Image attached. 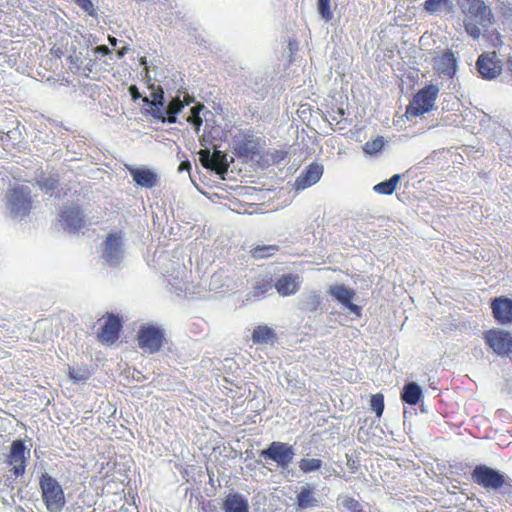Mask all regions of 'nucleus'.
I'll list each match as a JSON object with an SVG mask.
<instances>
[{"label": "nucleus", "mask_w": 512, "mask_h": 512, "mask_svg": "<svg viewBox=\"0 0 512 512\" xmlns=\"http://www.w3.org/2000/svg\"><path fill=\"white\" fill-rule=\"evenodd\" d=\"M31 190L28 186H18L6 194V207L14 219H22L31 210Z\"/></svg>", "instance_id": "obj_5"}, {"label": "nucleus", "mask_w": 512, "mask_h": 512, "mask_svg": "<svg viewBox=\"0 0 512 512\" xmlns=\"http://www.w3.org/2000/svg\"><path fill=\"white\" fill-rule=\"evenodd\" d=\"M129 90H130L131 94L133 95V93H135L136 87L135 86H131L129 88Z\"/></svg>", "instance_id": "obj_52"}, {"label": "nucleus", "mask_w": 512, "mask_h": 512, "mask_svg": "<svg viewBox=\"0 0 512 512\" xmlns=\"http://www.w3.org/2000/svg\"><path fill=\"white\" fill-rule=\"evenodd\" d=\"M260 457L276 463L277 467L284 470L293 462L295 448L286 442L273 441L259 453Z\"/></svg>", "instance_id": "obj_6"}, {"label": "nucleus", "mask_w": 512, "mask_h": 512, "mask_svg": "<svg viewBox=\"0 0 512 512\" xmlns=\"http://www.w3.org/2000/svg\"><path fill=\"white\" fill-rule=\"evenodd\" d=\"M178 158L180 159V164L177 169L178 172L187 171L190 179L192 180V174H191L192 165H191L188 157L186 156V154L183 153L182 155L178 154Z\"/></svg>", "instance_id": "obj_41"}, {"label": "nucleus", "mask_w": 512, "mask_h": 512, "mask_svg": "<svg viewBox=\"0 0 512 512\" xmlns=\"http://www.w3.org/2000/svg\"><path fill=\"white\" fill-rule=\"evenodd\" d=\"M485 343L500 356L512 353V336L509 332L492 329L484 333Z\"/></svg>", "instance_id": "obj_13"}, {"label": "nucleus", "mask_w": 512, "mask_h": 512, "mask_svg": "<svg viewBox=\"0 0 512 512\" xmlns=\"http://www.w3.org/2000/svg\"><path fill=\"white\" fill-rule=\"evenodd\" d=\"M438 93L439 88L432 84L420 89L408 105L407 114L417 117L431 111L435 105Z\"/></svg>", "instance_id": "obj_7"}, {"label": "nucleus", "mask_w": 512, "mask_h": 512, "mask_svg": "<svg viewBox=\"0 0 512 512\" xmlns=\"http://www.w3.org/2000/svg\"><path fill=\"white\" fill-rule=\"evenodd\" d=\"M42 501L49 512H61L66 505L65 494L59 482L49 475L42 473L39 480Z\"/></svg>", "instance_id": "obj_3"}, {"label": "nucleus", "mask_w": 512, "mask_h": 512, "mask_svg": "<svg viewBox=\"0 0 512 512\" xmlns=\"http://www.w3.org/2000/svg\"><path fill=\"white\" fill-rule=\"evenodd\" d=\"M271 160L274 164H279L287 157V152L282 150H275L270 153Z\"/></svg>", "instance_id": "obj_44"}, {"label": "nucleus", "mask_w": 512, "mask_h": 512, "mask_svg": "<svg viewBox=\"0 0 512 512\" xmlns=\"http://www.w3.org/2000/svg\"><path fill=\"white\" fill-rule=\"evenodd\" d=\"M127 169L138 186L150 189L158 184L159 176L152 169L134 166H127Z\"/></svg>", "instance_id": "obj_19"}, {"label": "nucleus", "mask_w": 512, "mask_h": 512, "mask_svg": "<svg viewBox=\"0 0 512 512\" xmlns=\"http://www.w3.org/2000/svg\"><path fill=\"white\" fill-rule=\"evenodd\" d=\"M338 113L340 114V116H343V115H344V111H343V109H339V110H338Z\"/></svg>", "instance_id": "obj_54"}, {"label": "nucleus", "mask_w": 512, "mask_h": 512, "mask_svg": "<svg viewBox=\"0 0 512 512\" xmlns=\"http://www.w3.org/2000/svg\"><path fill=\"white\" fill-rule=\"evenodd\" d=\"M449 4H451L450 0H426L424 2V8L429 13H435Z\"/></svg>", "instance_id": "obj_38"}, {"label": "nucleus", "mask_w": 512, "mask_h": 512, "mask_svg": "<svg viewBox=\"0 0 512 512\" xmlns=\"http://www.w3.org/2000/svg\"><path fill=\"white\" fill-rule=\"evenodd\" d=\"M186 289H187V287H186L185 283L176 287V290H179V291H186Z\"/></svg>", "instance_id": "obj_49"}, {"label": "nucleus", "mask_w": 512, "mask_h": 512, "mask_svg": "<svg viewBox=\"0 0 512 512\" xmlns=\"http://www.w3.org/2000/svg\"><path fill=\"white\" fill-rule=\"evenodd\" d=\"M122 328L121 320L116 316H109L101 328L100 338L103 342H114L119 337Z\"/></svg>", "instance_id": "obj_24"}, {"label": "nucleus", "mask_w": 512, "mask_h": 512, "mask_svg": "<svg viewBox=\"0 0 512 512\" xmlns=\"http://www.w3.org/2000/svg\"><path fill=\"white\" fill-rule=\"evenodd\" d=\"M348 466L354 471L355 469H357V466L355 465V462L353 461L352 463L348 460Z\"/></svg>", "instance_id": "obj_50"}, {"label": "nucleus", "mask_w": 512, "mask_h": 512, "mask_svg": "<svg viewBox=\"0 0 512 512\" xmlns=\"http://www.w3.org/2000/svg\"><path fill=\"white\" fill-rule=\"evenodd\" d=\"M29 457L30 450L27 449L23 440L18 439L12 442L7 463L12 466V471L16 477L25 473L26 461Z\"/></svg>", "instance_id": "obj_14"}, {"label": "nucleus", "mask_w": 512, "mask_h": 512, "mask_svg": "<svg viewBox=\"0 0 512 512\" xmlns=\"http://www.w3.org/2000/svg\"><path fill=\"white\" fill-rule=\"evenodd\" d=\"M81 9H83L90 16L97 14L94 4L91 0H73Z\"/></svg>", "instance_id": "obj_42"}, {"label": "nucleus", "mask_w": 512, "mask_h": 512, "mask_svg": "<svg viewBox=\"0 0 512 512\" xmlns=\"http://www.w3.org/2000/svg\"><path fill=\"white\" fill-rule=\"evenodd\" d=\"M150 114L162 122H175L178 113L182 110L183 105L179 102L177 104H165L163 92L160 94L155 93L153 101H148Z\"/></svg>", "instance_id": "obj_10"}, {"label": "nucleus", "mask_w": 512, "mask_h": 512, "mask_svg": "<svg viewBox=\"0 0 512 512\" xmlns=\"http://www.w3.org/2000/svg\"><path fill=\"white\" fill-rule=\"evenodd\" d=\"M422 396V388L416 382L412 381L404 385L400 397L403 403L408 405H416Z\"/></svg>", "instance_id": "obj_26"}, {"label": "nucleus", "mask_w": 512, "mask_h": 512, "mask_svg": "<svg viewBox=\"0 0 512 512\" xmlns=\"http://www.w3.org/2000/svg\"><path fill=\"white\" fill-rule=\"evenodd\" d=\"M434 69L441 77L451 79L458 69V59L451 49H446L434 57Z\"/></svg>", "instance_id": "obj_16"}, {"label": "nucleus", "mask_w": 512, "mask_h": 512, "mask_svg": "<svg viewBox=\"0 0 512 512\" xmlns=\"http://www.w3.org/2000/svg\"><path fill=\"white\" fill-rule=\"evenodd\" d=\"M318 502L315 488L310 483H306L300 487V491L296 495L294 505L296 511H303L307 508L318 506Z\"/></svg>", "instance_id": "obj_20"}, {"label": "nucleus", "mask_w": 512, "mask_h": 512, "mask_svg": "<svg viewBox=\"0 0 512 512\" xmlns=\"http://www.w3.org/2000/svg\"><path fill=\"white\" fill-rule=\"evenodd\" d=\"M325 470L327 473H329L328 475H325V478H328L330 476L331 472H335V469L331 466L328 468L326 467Z\"/></svg>", "instance_id": "obj_48"}, {"label": "nucleus", "mask_w": 512, "mask_h": 512, "mask_svg": "<svg viewBox=\"0 0 512 512\" xmlns=\"http://www.w3.org/2000/svg\"><path fill=\"white\" fill-rule=\"evenodd\" d=\"M339 505H341L344 509L348 510L349 512H361L362 511V505L359 503L358 500L354 499L351 496H339L338 497Z\"/></svg>", "instance_id": "obj_33"}, {"label": "nucleus", "mask_w": 512, "mask_h": 512, "mask_svg": "<svg viewBox=\"0 0 512 512\" xmlns=\"http://www.w3.org/2000/svg\"><path fill=\"white\" fill-rule=\"evenodd\" d=\"M187 121H188L189 123H192V113L187 117Z\"/></svg>", "instance_id": "obj_53"}, {"label": "nucleus", "mask_w": 512, "mask_h": 512, "mask_svg": "<svg viewBox=\"0 0 512 512\" xmlns=\"http://www.w3.org/2000/svg\"><path fill=\"white\" fill-rule=\"evenodd\" d=\"M504 477L499 470L484 464L477 465L471 474L474 483L491 490L500 489L504 485Z\"/></svg>", "instance_id": "obj_9"}, {"label": "nucleus", "mask_w": 512, "mask_h": 512, "mask_svg": "<svg viewBox=\"0 0 512 512\" xmlns=\"http://www.w3.org/2000/svg\"><path fill=\"white\" fill-rule=\"evenodd\" d=\"M500 489L501 493L507 496L506 501L512 502V482L507 481L506 478L504 477V485L501 486Z\"/></svg>", "instance_id": "obj_43"}, {"label": "nucleus", "mask_w": 512, "mask_h": 512, "mask_svg": "<svg viewBox=\"0 0 512 512\" xmlns=\"http://www.w3.org/2000/svg\"><path fill=\"white\" fill-rule=\"evenodd\" d=\"M370 407L376 416L380 418L384 411V396L380 393L374 394L370 399Z\"/></svg>", "instance_id": "obj_35"}, {"label": "nucleus", "mask_w": 512, "mask_h": 512, "mask_svg": "<svg viewBox=\"0 0 512 512\" xmlns=\"http://www.w3.org/2000/svg\"><path fill=\"white\" fill-rule=\"evenodd\" d=\"M8 140H17L20 136V132L17 129L9 130L5 133Z\"/></svg>", "instance_id": "obj_45"}, {"label": "nucleus", "mask_w": 512, "mask_h": 512, "mask_svg": "<svg viewBox=\"0 0 512 512\" xmlns=\"http://www.w3.org/2000/svg\"><path fill=\"white\" fill-rule=\"evenodd\" d=\"M476 69L483 79L491 80L501 74L503 64L495 51L484 52L476 61Z\"/></svg>", "instance_id": "obj_12"}, {"label": "nucleus", "mask_w": 512, "mask_h": 512, "mask_svg": "<svg viewBox=\"0 0 512 512\" xmlns=\"http://www.w3.org/2000/svg\"><path fill=\"white\" fill-rule=\"evenodd\" d=\"M213 117L211 111L194 99V133L199 137L202 146L197 152L199 161L203 167L223 174L228 171L229 164L226 154L217 150L213 143L215 137L212 135V131H216V129L209 124L210 118Z\"/></svg>", "instance_id": "obj_1"}, {"label": "nucleus", "mask_w": 512, "mask_h": 512, "mask_svg": "<svg viewBox=\"0 0 512 512\" xmlns=\"http://www.w3.org/2000/svg\"><path fill=\"white\" fill-rule=\"evenodd\" d=\"M5 133L6 132H0V140L3 141V142L7 141V137H6Z\"/></svg>", "instance_id": "obj_51"}, {"label": "nucleus", "mask_w": 512, "mask_h": 512, "mask_svg": "<svg viewBox=\"0 0 512 512\" xmlns=\"http://www.w3.org/2000/svg\"><path fill=\"white\" fill-rule=\"evenodd\" d=\"M329 294L342 304L349 313L357 317L361 316V307L353 303L356 295L353 289L346 287L344 284H337L330 287Z\"/></svg>", "instance_id": "obj_15"}, {"label": "nucleus", "mask_w": 512, "mask_h": 512, "mask_svg": "<svg viewBox=\"0 0 512 512\" xmlns=\"http://www.w3.org/2000/svg\"><path fill=\"white\" fill-rule=\"evenodd\" d=\"M173 468L175 470V473L178 472L182 476V478L186 480V482H189L191 474L190 465L187 462H185L183 459L178 460L174 463Z\"/></svg>", "instance_id": "obj_37"}, {"label": "nucleus", "mask_w": 512, "mask_h": 512, "mask_svg": "<svg viewBox=\"0 0 512 512\" xmlns=\"http://www.w3.org/2000/svg\"><path fill=\"white\" fill-rule=\"evenodd\" d=\"M117 41H118V40H117L115 37L109 36V43H110L112 46H116Z\"/></svg>", "instance_id": "obj_47"}, {"label": "nucleus", "mask_w": 512, "mask_h": 512, "mask_svg": "<svg viewBox=\"0 0 512 512\" xmlns=\"http://www.w3.org/2000/svg\"><path fill=\"white\" fill-rule=\"evenodd\" d=\"M101 259L110 267H118L123 262L126 251L122 233L110 232L100 246Z\"/></svg>", "instance_id": "obj_4"}, {"label": "nucleus", "mask_w": 512, "mask_h": 512, "mask_svg": "<svg viewBox=\"0 0 512 512\" xmlns=\"http://www.w3.org/2000/svg\"><path fill=\"white\" fill-rule=\"evenodd\" d=\"M69 377L73 382L79 383L86 381L89 378V375L86 369L70 368Z\"/></svg>", "instance_id": "obj_40"}, {"label": "nucleus", "mask_w": 512, "mask_h": 512, "mask_svg": "<svg viewBox=\"0 0 512 512\" xmlns=\"http://www.w3.org/2000/svg\"><path fill=\"white\" fill-rule=\"evenodd\" d=\"M271 288L267 282H258L245 296V301H256Z\"/></svg>", "instance_id": "obj_32"}, {"label": "nucleus", "mask_w": 512, "mask_h": 512, "mask_svg": "<svg viewBox=\"0 0 512 512\" xmlns=\"http://www.w3.org/2000/svg\"><path fill=\"white\" fill-rule=\"evenodd\" d=\"M251 338L254 344L273 345L277 340V335L271 327L259 325L253 330Z\"/></svg>", "instance_id": "obj_25"}, {"label": "nucleus", "mask_w": 512, "mask_h": 512, "mask_svg": "<svg viewBox=\"0 0 512 512\" xmlns=\"http://www.w3.org/2000/svg\"><path fill=\"white\" fill-rule=\"evenodd\" d=\"M258 146L259 139L251 129L239 131L233 137V149L239 158H252L258 153Z\"/></svg>", "instance_id": "obj_11"}, {"label": "nucleus", "mask_w": 512, "mask_h": 512, "mask_svg": "<svg viewBox=\"0 0 512 512\" xmlns=\"http://www.w3.org/2000/svg\"><path fill=\"white\" fill-rule=\"evenodd\" d=\"M275 289L281 296L295 294L300 288V277L297 274H284L275 282Z\"/></svg>", "instance_id": "obj_22"}, {"label": "nucleus", "mask_w": 512, "mask_h": 512, "mask_svg": "<svg viewBox=\"0 0 512 512\" xmlns=\"http://www.w3.org/2000/svg\"><path fill=\"white\" fill-rule=\"evenodd\" d=\"M224 512H249V502L245 495L238 492L227 494L222 503Z\"/></svg>", "instance_id": "obj_23"}, {"label": "nucleus", "mask_w": 512, "mask_h": 512, "mask_svg": "<svg viewBox=\"0 0 512 512\" xmlns=\"http://www.w3.org/2000/svg\"><path fill=\"white\" fill-rule=\"evenodd\" d=\"M164 339V330L154 325H142L137 333L139 347L151 354L161 349Z\"/></svg>", "instance_id": "obj_8"}, {"label": "nucleus", "mask_w": 512, "mask_h": 512, "mask_svg": "<svg viewBox=\"0 0 512 512\" xmlns=\"http://www.w3.org/2000/svg\"><path fill=\"white\" fill-rule=\"evenodd\" d=\"M401 174H394L391 178L373 186V191L382 195H392L401 180Z\"/></svg>", "instance_id": "obj_27"}, {"label": "nucleus", "mask_w": 512, "mask_h": 512, "mask_svg": "<svg viewBox=\"0 0 512 512\" xmlns=\"http://www.w3.org/2000/svg\"><path fill=\"white\" fill-rule=\"evenodd\" d=\"M94 54L103 57V63L110 65L113 60V53L111 49L106 45H99L93 49Z\"/></svg>", "instance_id": "obj_39"}, {"label": "nucleus", "mask_w": 512, "mask_h": 512, "mask_svg": "<svg viewBox=\"0 0 512 512\" xmlns=\"http://www.w3.org/2000/svg\"><path fill=\"white\" fill-rule=\"evenodd\" d=\"M321 304V297L317 292H310L302 295L300 299V308L302 310L314 312Z\"/></svg>", "instance_id": "obj_28"}, {"label": "nucleus", "mask_w": 512, "mask_h": 512, "mask_svg": "<svg viewBox=\"0 0 512 512\" xmlns=\"http://www.w3.org/2000/svg\"><path fill=\"white\" fill-rule=\"evenodd\" d=\"M278 250L277 245H259L251 250V255L255 259H264L273 256Z\"/></svg>", "instance_id": "obj_30"}, {"label": "nucleus", "mask_w": 512, "mask_h": 512, "mask_svg": "<svg viewBox=\"0 0 512 512\" xmlns=\"http://www.w3.org/2000/svg\"><path fill=\"white\" fill-rule=\"evenodd\" d=\"M495 320L503 325L512 323V299L506 296L495 297L491 302Z\"/></svg>", "instance_id": "obj_18"}, {"label": "nucleus", "mask_w": 512, "mask_h": 512, "mask_svg": "<svg viewBox=\"0 0 512 512\" xmlns=\"http://www.w3.org/2000/svg\"><path fill=\"white\" fill-rule=\"evenodd\" d=\"M189 489H190L189 487H187V488H186V490H185V491H186V494H188Z\"/></svg>", "instance_id": "obj_55"}, {"label": "nucleus", "mask_w": 512, "mask_h": 512, "mask_svg": "<svg viewBox=\"0 0 512 512\" xmlns=\"http://www.w3.org/2000/svg\"><path fill=\"white\" fill-rule=\"evenodd\" d=\"M384 146L383 137H377L374 140L367 141L363 146V151L369 155H374L382 150Z\"/></svg>", "instance_id": "obj_34"}, {"label": "nucleus", "mask_w": 512, "mask_h": 512, "mask_svg": "<svg viewBox=\"0 0 512 512\" xmlns=\"http://www.w3.org/2000/svg\"><path fill=\"white\" fill-rule=\"evenodd\" d=\"M324 462L319 458H302L298 462V467L304 474H310L320 471Z\"/></svg>", "instance_id": "obj_29"}, {"label": "nucleus", "mask_w": 512, "mask_h": 512, "mask_svg": "<svg viewBox=\"0 0 512 512\" xmlns=\"http://www.w3.org/2000/svg\"><path fill=\"white\" fill-rule=\"evenodd\" d=\"M317 9L325 21H330L333 18V13L330 10V0H317Z\"/></svg>", "instance_id": "obj_36"}, {"label": "nucleus", "mask_w": 512, "mask_h": 512, "mask_svg": "<svg viewBox=\"0 0 512 512\" xmlns=\"http://www.w3.org/2000/svg\"><path fill=\"white\" fill-rule=\"evenodd\" d=\"M85 216L78 207H66L61 214V222L71 231H78L85 224Z\"/></svg>", "instance_id": "obj_21"}, {"label": "nucleus", "mask_w": 512, "mask_h": 512, "mask_svg": "<svg viewBox=\"0 0 512 512\" xmlns=\"http://www.w3.org/2000/svg\"><path fill=\"white\" fill-rule=\"evenodd\" d=\"M58 184L59 179L57 175L43 176L37 181L41 191L50 194L58 187Z\"/></svg>", "instance_id": "obj_31"}, {"label": "nucleus", "mask_w": 512, "mask_h": 512, "mask_svg": "<svg viewBox=\"0 0 512 512\" xmlns=\"http://www.w3.org/2000/svg\"><path fill=\"white\" fill-rule=\"evenodd\" d=\"M457 3L465 14L463 23L467 34L473 39L486 36L492 25L491 9L481 0H457Z\"/></svg>", "instance_id": "obj_2"}, {"label": "nucleus", "mask_w": 512, "mask_h": 512, "mask_svg": "<svg viewBox=\"0 0 512 512\" xmlns=\"http://www.w3.org/2000/svg\"><path fill=\"white\" fill-rule=\"evenodd\" d=\"M501 43H502V41L500 39V35L497 33L495 40H492V44H493V46H497V45H499Z\"/></svg>", "instance_id": "obj_46"}, {"label": "nucleus", "mask_w": 512, "mask_h": 512, "mask_svg": "<svg viewBox=\"0 0 512 512\" xmlns=\"http://www.w3.org/2000/svg\"><path fill=\"white\" fill-rule=\"evenodd\" d=\"M323 172L324 167L322 164L318 162H312L296 178V190H304L315 185L321 179Z\"/></svg>", "instance_id": "obj_17"}]
</instances>
